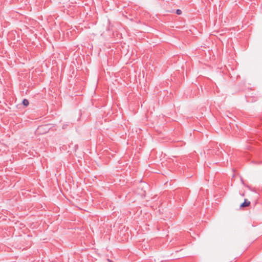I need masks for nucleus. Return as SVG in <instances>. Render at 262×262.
I'll use <instances>...</instances> for the list:
<instances>
[{"mask_svg": "<svg viewBox=\"0 0 262 262\" xmlns=\"http://www.w3.org/2000/svg\"><path fill=\"white\" fill-rule=\"evenodd\" d=\"M23 104L25 106H27L29 103V101L26 99H24L23 101Z\"/></svg>", "mask_w": 262, "mask_h": 262, "instance_id": "2", "label": "nucleus"}, {"mask_svg": "<svg viewBox=\"0 0 262 262\" xmlns=\"http://www.w3.org/2000/svg\"><path fill=\"white\" fill-rule=\"evenodd\" d=\"M66 128V125H63V126H62V128H63V129H64V128Z\"/></svg>", "mask_w": 262, "mask_h": 262, "instance_id": "4", "label": "nucleus"}, {"mask_svg": "<svg viewBox=\"0 0 262 262\" xmlns=\"http://www.w3.org/2000/svg\"><path fill=\"white\" fill-rule=\"evenodd\" d=\"M176 13H177V14L180 15V14H181L182 13V11H181V10L178 9L176 11Z\"/></svg>", "mask_w": 262, "mask_h": 262, "instance_id": "3", "label": "nucleus"}, {"mask_svg": "<svg viewBox=\"0 0 262 262\" xmlns=\"http://www.w3.org/2000/svg\"><path fill=\"white\" fill-rule=\"evenodd\" d=\"M250 202L248 201L247 199H245L244 202L241 205V207H247V206H248L250 205Z\"/></svg>", "mask_w": 262, "mask_h": 262, "instance_id": "1", "label": "nucleus"}]
</instances>
